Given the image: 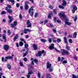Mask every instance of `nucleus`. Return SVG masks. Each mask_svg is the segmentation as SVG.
I'll return each mask as SVG.
<instances>
[{
  "mask_svg": "<svg viewBox=\"0 0 78 78\" xmlns=\"http://www.w3.org/2000/svg\"><path fill=\"white\" fill-rule=\"evenodd\" d=\"M54 46H55V44H51V46L49 47V48L50 50H52V49H54V48L55 50H56L57 52H58V53H61V51L57 49L56 48H54Z\"/></svg>",
  "mask_w": 78,
  "mask_h": 78,
  "instance_id": "nucleus-1",
  "label": "nucleus"
},
{
  "mask_svg": "<svg viewBox=\"0 0 78 78\" xmlns=\"http://www.w3.org/2000/svg\"><path fill=\"white\" fill-rule=\"evenodd\" d=\"M17 24V21H15L13 23H11L10 24V26L12 28H14V29H16V26Z\"/></svg>",
  "mask_w": 78,
  "mask_h": 78,
  "instance_id": "nucleus-2",
  "label": "nucleus"
},
{
  "mask_svg": "<svg viewBox=\"0 0 78 78\" xmlns=\"http://www.w3.org/2000/svg\"><path fill=\"white\" fill-rule=\"evenodd\" d=\"M61 51H62V55H66V54L67 55H69V53L67 51H66L64 49H61Z\"/></svg>",
  "mask_w": 78,
  "mask_h": 78,
  "instance_id": "nucleus-3",
  "label": "nucleus"
},
{
  "mask_svg": "<svg viewBox=\"0 0 78 78\" xmlns=\"http://www.w3.org/2000/svg\"><path fill=\"white\" fill-rule=\"evenodd\" d=\"M44 52L45 51L44 50H43L42 51H38V53L36 55L37 56V57L41 56H42V53H44Z\"/></svg>",
  "mask_w": 78,
  "mask_h": 78,
  "instance_id": "nucleus-4",
  "label": "nucleus"
},
{
  "mask_svg": "<svg viewBox=\"0 0 78 78\" xmlns=\"http://www.w3.org/2000/svg\"><path fill=\"white\" fill-rule=\"evenodd\" d=\"M27 25V28H29L30 27H31V23H30V20H28L26 22Z\"/></svg>",
  "mask_w": 78,
  "mask_h": 78,
  "instance_id": "nucleus-5",
  "label": "nucleus"
},
{
  "mask_svg": "<svg viewBox=\"0 0 78 78\" xmlns=\"http://www.w3.org/2000/svg\"><path fill=\"white\" fill-rule=\"evenodd\" d=\"M65 14L64 13H61L59 14V16H61V17H62L65 20H67V18L64 16Z\"/></svg>",
  "mask_w": 78,
  "mask_h": 78,
  "instance_id": "nucleus-6",
  "label": "nucleus"
},
{
  "mask_svg": "<svg viewBox=\"0 0 78 78\" xmlns=\"http://www.w3.org/2000/svg\"><path fill=\"white\" fill-rule=\"evenodd\" d=\"M5 10L7 11V12L9 13H12V10L11 9H8V7H6L5 8Z\"/></svg>",
  "mask_w": 78,
  "mask_h": 78,
  "instance_id": "nucleus-7",
  "label": "nucleus"
},
{
  "mask_svg": "<svg viewBox=\"0 0 78 78\" xmlns=\"http://www.w3.org/2000/svg\"><path fill=\"white\" fill-rule=\"evenodd\" d=\"M51 67V64L50 63L49 61H48L47 63V68L50 69Z\"/></svg>",
  "mask_w": 78,
  "mask_h": 78,
  "instance_id": "nucleus-8",
  "label": "nucleus"
},
{
  "mask_svg": "<svg viewBox=\"0 0 78 78\" xmlns=\"http://www.w3.org/2000/svg\"><path fill=\"white\" fill-rule=\"evenodd\" d=\"M9 45L7 44H5L4 46V48L5 51H8L9 50Z\"/></svg>",
  "mask_w": 78,
  "mask_h": 78,
  "instance_id": "nucleus-9",
  "label": "nucleus"
},
{
  "mask_svg": "<svg viewBox=\"0 0 78 78\" xmlns=\"http://www.w3.org/2000/svg\"><path fill=\"white\" fill-rule=\"evenodd\" d=\"M13 58V57L12 56H7V57H5L4 59V61L6 62L7 61H8V59H12Z\"/></svg>",
  "mask_w": 78,
  "mask_h": 78,
  "instance_id": "nucleus-10",
  "label": "nucleus"
},
{
  "mask_svg": "<svg viewBox=\"0 0 78 78\" xmlns=\"http://www.w3.org/2000/svg\"><path fill=\"white\" fill-rule=\"evenodd\" d=\"M32 47H33L34 49V50H37V47H38V46H37V45H36L35 44H34L32 45Z\"/></svg>",
  "mask_w": 78,
  "mask_h": 78,
  "instance_id": "nucleus-11",
  "label": "nucleus"
},
{
  "mask_svg": "<svg viewBox=\"0 0 78 78\" xmlns=\"http://www.w3.org/2000/svg\"><path fill=\"white\" fill-rule=\"evenodd\" d=\"M8 18L9 19V21H8L9 23H11L12 21L13 20V18L12 17L10 16H8Z\"/></svg>",
  "mask_w": 78,
  "mask_h": 78,
  "instance_id": "nucleus-12",
  "label": "nucleus"
},
{
  "mask_svg": "<svg viewBox=\"0 0 78 78\" xmlns=\"http://www.w3.org/2000/svg\"><path fill=\"white\" fill-rule=\"evenodd\" d=\"M66 20L65 22V23L66 24H67V25L69 26L71 25L72 24V23L68 22L67 21L68 20L67 18V20Z\"/></svg>",
  "mask_w": 78,
  "mask_h": 78,
  "instance_id": "nucleus-13",
  "label": "nucleus"
},
{
  "mask_svg": "<svg viewBox=\"0 0 78 78\" xmlns=\"http://www.w3.org/2000/svg\"><path fill=\"white\" fill-rule=\"evenodd\" d=\"M3 39L4 40V42H6V35L5 34H4L3 35Z\"/></svg>",
  "mask_w": 78,
  "mask_h": 78,
  "instance_id": "nucleus-14",
  "label": "nucleus"
},
{
  "mask_svg": "<svg viewBox=\"0 0 78 78\" xmlns=\"http://www.w3.org/2000/svg\"><path fill=\"white\" fill-rule=\"evenodd\" d=\"M62 2H63V3L62 4V6H66L67 5V2L65 0H62Z\"/></svg>",
  "mask_w": 78,
  "mask_h": 78,
  "instance_id": "nucleus-15",
  "label": "nucleus"
},
{
  "mask_svg": "<svg viewBox=\"0 0 78 78\" xmlns=\"http://www.w3.org/2000/svg\"><path fill=\"white\" fill-rule=\"evenodd\" d=\"M8 2H11V3L12 5H14L15 3V1H14V0H8Z\"/></svg>",
  "mask_w": 78,
  "mask_h": 78,
  "instance_id": "nucleus-16",
  "label": "nucleus"
},
{
  "mask_svg": "<svg viewBox=\"0 0 78 78\" xmlns=\"http://www.w3.org/2000/svg\"><path fill=\"white\" fill-rule=\"evenodd\" d=\"M33 8H34V6L31 7L28 11L29 12H30L31 11H34V9H33Z\"/></svg>",
  "mask_w": 78,
  "mask_h": 78,
  "instance_id": "nucleus-17",
  "label": "nucleus"
},
{
  "mask_svg": "<svg viewBox=\"0 0 78 78\" xmlns=\"http://www.w3.org/2000/svg\"><path fill=\"white\" fill-rule=\"evenodd\" d=\"M29 8V6L27 4L25 5V10H28Z\"/></svg>",
  "mask_w": 78,
  "mask_h": 78,
  "instance_id": "nucleus-18",
  "label": "nucleus"
},
{
  "mask_svg": "<svg viewBox=\"0 0 78 78\" xmlns=\"http://www.w3.org/2000/svg\"><path fill=\"white\" fill-rule=\"evenodd\" d=\"M76 36H77V32H75L73 35V37L74 38H76Z\"/></svg>",
  "mask_w": 78,
  "mask_h": 78,
  "instance_id": "nucleus-19",
  "label": "nucleus"
},
{
  "mask_svg": "<svg viewBox=\"0 0 78 78\" xmlns=\"http://www.w3.org/2000/svg\"><path fill=\"white\" fill-rule=\"evenodd\" d=\"M29 46H28V44H24V47L25 48H26V50H27L28 49H29L28 48Z\"/></svg>",
  "mask_w": 78,
  "mask_h": 78,
  "instance_id": "nucleus-20",
  "label": "nucleus"
},
{
  "mask_svg": "<svg viewBox=\"0 0 78 78\" xmlns=\"http://www.w3.org/2000/svg\"><path fill=\"white\" fill-rule=\"evenodd\" d=\"M64 42L65 44L67 43V39L66 37H64Z\"/></svg>",
  "mask_w": 78,
  "mask_h": 78,
  "instance_id": "nucleus-21",
  "label": "nucleus"
},
{
  "mask_svg": "<svg viewBox=\"0 0 78 78\" xmlns=\"http://www.w3.org/2000/svg\"><path fill=\"white\" fill-rule=\"evenodd\" d=\"M58 8H60V9H64V7L63 6L59 5L58 6Z\"/></svg>",
  "mask_w": 78,
  "mask_h": 78,
  "instance_id": "nucleus-22",
  "label": "nucleus"
},
{
  "mask_svg": "<svg viewBox=\"0 0 78 78\" xmlns=\"http://www.w3.org/2000/svg\"><path fill=\"white\" fill-rule=\"evenodd\" d=\"M23 42L22 41H20V43H19V45L20 46H21V47H22V46H23Z\"/></svg>",
  "mask_w": 78,
  "mask_h": 78,
  "instance_id": "nucleus-23",
  "label": "nucleus"
},
{
  "mask_svg": "<svg viewBox=\"0 0 78 78\" xmlns=\"http://www.w3.org/2000/svg\"><path fill=\"white\" fill-rule=\"evenodd\" d=\"M41 41L42 42H47V40L43 39H41Z\"/></svg>",
  "mask_w": 78,
  "mask_h": 78,
  "instance_id": "nucleus-24",
  "label": "nucleus"
},
{
  "mask_svg": "<svg viewBox=\"0 0 78 78\" xmlns=\"http://www.w3.org/2000/svg\"><path fill=\"white\" fill-rule=\"evenodd\" d=\"M20 41H23V42L24 43H25V44H26V41L25 40L23 39V38H20Z\"/></svg>",
  "mask_w": 78,
  "mask_h": 78,
  "instance_id": "nucleus-25",
  "label": "nucleus"
},
{
  "mask_svg": "<svg viewBox=\"0 0 78 78\" xmlns=\"http://www.w3.org/2000/svg\"><path fill=\"white\" fill-rule=\"evenodd\" d=\"M33 61L34 62L37 64H38V61L37 60H36V59H34Z\"/></svg>",
  "mask_w": 78,
  "mask_h": 78,
  "instance_id": "nucleus-26",
  "label": "nucleus"
},
{
  "mask_svg": "<svg viewBox=\"0 0 78 78\" xmlns=\"http://www.w3.org/2000/svg\"><path fill=\"white\" fill-rule=\"evenodd\" d=\"M47 78H51V76H50V74H49V73L47 74Z\"/></svg>",
  "mask_w": 78,
  "mask_h": 78,
  "instance_id": "nucleus-27",
  "label": "nucleus"
},
{
  "mask_svg": "<svg viewBox=\"0 0 78 78\" xmlns=\"http://www.w3.org/2000/svg\"><path fill=\"white\" fill-rule=\"evenodd\" d=\"M20 66H23V63L22 62H21V60H20Z\"/></svg>",
  "mask_w": 78,
  "mask_h": 78,
  "instance_id": "nucleus-28",
  "label": "nucleus"
},
{
  "mask_svg": "<svg viewBox=\"0 0 78 78\" xmlns=\"http://www.w3.org/2000/svg\"><path fill=\"white\" fill-rule=\"evenodd\" d=\"M53 21L54 22H56L57 21V18L56 17H54L53 18Z\"/></svg>",
  "mask_w": 78,
  "mask_h": 78,
  "instance_id": "nucleus-29",
  "label": "nucleus"
},
{
  "mask_svg": "<svg viewBox=\"0 0 78 78\" xmlns=\"http://www.w3.org/2000/svg\"><path fill=\"white\" fill-rule=\"evenodd\" d=\"M57 41L58 43H59V42L61 41V39L60 38H58L57 39Z\"/></svg>",
  "mask_w": 78,
  "mask_h": 78,
  "instance_id": "nucleus-30",
  "label": "nucleus"
},
{
  "mask_svg": "<svg viewBox=\"0 0 78 78\" xmlns=\"http://www.w3.org/2000/svg\"><path fill=\"white\" fill-rule=\"evenodd\" d=\"M29 13H30V16H33V14H34V12H29Z\"/></svg>",
  "mask_w": 78,
  "mask_h": 78,
  "instance_id": "nucleus-31",
  "label": "nucleus"
},
{
  "mask_svg": "<svg viewBox=\"0 0 78 78\" xmlns=\"http://www.w3.org/2000/svg\"><path fill=\"white\" fill-rule=\"evenodd\" d=\"M53 12H54V14H57V13H56V9H54L53 10Z\"/></svg>",
  "mask_w": 78,
  "mask_h": 78,
  "instance_id": "nucleus-32",
  "label": "nucleus"
},
{
  "mask_svg": "<svg viewBox=\"0 0 78 78\" xmlns=\"http://www.w3.org/2000/svg\"><path fill=\"white\" fill-rule=\"evenodd\" d=\"M7 33L8 34V35H9V36L10 35V34H11V32H10V30H9L7 32Z\"/></svg>",
  "mask_w": 78,
  "mask_h": 78,
  "instance_id": "nucleus-33",
  "label": "nucleus"
},
{
  "mask_svg": "<svg viewBox=\"0 0 78 78\" xmlns=\"http://www.w3.org/2000/svg\"><path fill=\"white\" fill-rule=\"evenodd\" d=\"M72 75L73 76L72 78H78V76L76 77V76L74 74H73Z\"/></svg>",
  "mask_w": 78,
  "mask_h": 78,
  "instance_id": "nucleus-34",
  "label": "nucleus"
},
{
  "mask_svg": "<svg viewBox=\"0 0 78 78\" xmlns=\"http://www.w3.org/2000/svg\"><path fill=\"white\" fill-rule=\"evenodd\" d=\"M6 12L5 11H3L1 13V14L2 15H3V14H6Z\"/></svg>",
  "mask_w": 78,
  "mask_h": 78,
  "instance_id": "nucleus-35",
  "label": "nucleus"
},
{
  "mask_svg": "<svg viewBox=\"0 0 78 78\" xmlns=\"http://www.w3.org/2000/svg\"><path fill=\"white\" fill-rule=\"evenodd\" d=\"M7 6H8V8L9 9H11V5H9V4H7Z\"/></svg>",
  "mask_w": 78,
  "mask_h": 78,
  "instance_id": "nucleus-36",
  "label": "nucleus"
},
{
  "mask_svg": "<svg viewBox=\"0 0 78 78\" xmlns=\"http://www.w3.org/2000/svg\"><path fill=\"white\" fill-rule=\"evenodd\" d=\"M18 38H17V37H14V39H13V41L14 42H15V41H16V39H17Z\"/></svg>",
  "mask_w": 78,
  "mask_h": 78,
  "instance_id": "nucleus-37",
  "label": "nucleus"
},
{
  "mask_svg": "<svg viewBox=\"0 0 78 78\" xmlns=\"http://www.w3.org/2000/svg\"><path fill=\"white\" fill-rule=\"evenodd\" d=\"M38 74H37V76L39 78H41V73H40L38 72Z\"/></svg>",
  "mask_w": 78,
  "mask_h": 78,
  "instance_id": "nucleus-38",
  "label": "nucleus"
},
{
  "mask_svg": "<svg viewBox=\"0 0 78 78\" xmlns=\"http://www.w3.org/2000/svg\"><path fill=\"white\" fill-rule=\"evenodd\" d=\"M52 41V40L51 38H49L48 39V42H49V43H51Z\"/></svg>",
  "mask_w": 78,
  "mask_h": 78,
  "instance_id": "nucleus-39",
  "label": "nucleus"
},
{
  "mask_svg": "<svg viewBox=\"0 0 78 78\" xmlns=\"http://www.w3.org/2000/svg\"><path fill=\"white\" fill-rule=\"evenodd\" d=\"M69 43H70L71 44H72V42H73V41H72V39H70L69 40Z\"/></svg>",
  "mask_w": 78,
  "mask_h": 78,
  "instance_id": "nucleus-40",
  "label": "nucleus"
},
{
  "mask_svg": "<svg viewBox=\"0 0 78 78\" xmlns=\"http://www.w3.org/2000/svg\"><path fill=\"white\" fill-rule=\"evenodd\" d=\"M77 20V16H75V17L74 18V22H76V21Z\"/></svg>",
  "mask_w": 78,
  "mask_h": 78,
  "instance_id": "nucleus-41",
  "label": "nucleus"
},
{
  "mask_svg": "<svg viewBox=\"0 0 78 78\" xmlns=\"http://www.w3.org/2000/svg\"><path fill=\"white\" fill-rule=\"evenodd\" d=\"M23 33H24L25 34H27V29H25V30H24Z\"/></svg>",
  "mask_w": 78,
  "mask_h": 78,
  "instance_id": "nucleus-42",
  "label": "nucleus"
},
{
  "mask_svg": "<svg viewBox=\"0 0 78 78\" xmlns=\"http://www.w3.org/2000/svg\"><path fill=\"white\" fill-rule=\"evenodd\" d=\"M27 58H24L23 59V60L25 62H27Z\"/></svg>",
  "mask_w": 78,
  "mask_h": 78,
  "instance_id": "nucleus-43",
  "label": "nucleus"
},
{
  "mask_svg": "<svg viewBox=\"0 0 78 78\" xmlns=\"http://www.w3.org/2000/svg\"><path fill=\"white\" fill-rule=\"evenodd\" d=\"M7 67L8 69H11V66L10 65H9L7 66Z\"/></svg>",
  "mask_w": 78,
  "mask_h": 78,
  "instance_id": "nucleus-44",
  "label": "nucleus"
},
{
  "mask_svg": "<svg viewBox=\"0 0 78 78\" xmlns=\"http://www.w3.org/2000/svg\"><path fill=\"white\" fill-rule=\"evenodd\" d=\"M73 9L74 10H75V11H76L77 10V7L76 6H74L73 7Z\"/></svg>",
  "mask_w": 78,
  "mask_h": 78,
  "instance_id": "nucleus-45",
  "label": "nucleus"
},
{
  "mask_svg": "<svg viewBox=\"0 0 78 78\" xmlns=\"http://www.w3.org/2000/svg\"><path fill=\"white\" fill-rule=\"evenodd\" d=\"M37 16H38V13H35L34 17H37Z\"/></svg>",
  "mask_w": 78,
  "mask_h": 78,
  "instance_id": "nucleus-46",
  "label": "nucleus"
},
{
  "mask_svg": "<svg viewBox=\"0 0 78 78\" xmlns=\"http://www.w3.org/2000/svg\"><path fill=\"white\" fill-rule=\"evenodd\" d=\"M28 75H31V74H33V73L32 71H30L28 73Z\"/></svg>",
  "mask_w": 78,
  "mask_h": 78,
  "instance_id": "nucleus-47",
  "label": "nucleus"
},
{
  "mask_svg": "<svg viewBox=\"0 0 78 78\" xmlns=\"http://www.w3.org/2000/svg\"><path fill=\"white\" fill-rule=\"evenodd\" d=\"M66 49H67V50H69V49H70V47L66 46Z\"/></svg>",
  "mask_w": 78,
  "mask_h": 78,
  "instance_id": "nucleus-48",
  "label": "nucleus"
},
{
  "mask_svg": "<svg viewBox=\"0 0 78 78\" xmlns=\"http://www.w3.org/2000/svg\"><path fill=\"white\" fill-rule=\"evenodd\" d=\"M52 30L53 32H54V33H56V30L55 29H53Z\"/></svg>",
  "mask_w": 78,
  "mask_h": 78,
  "instance_id": "nucleus-49",
  "label": "nucleus"
},
{
  "mask_svg": "<svg viewBox=\"0 0 78 78\" xmlns=\"http://www.w3.org/2000/svg\"><path fill=\"white\" fill-rule=\"evenodd\" d=\"M16 6L17 8H19L20 6V4L19 3H17L16 4Z\"/></svg>",
  "mask_w": 78,
  "mask_h": 78,
  "instance_id": "nucleus-50",
  "label": "nucleus"
},
{
  "mask_svg": "<svg viewBox=\"0 0 78 78\" xmlns=\"http://www.w3.org/2000/svg\"><path fill=\"white\" fill-rule=\"evenodd\" d=\"M27 51L26 52H25L26 54H27H27H28V52H29V49H27Z\"/></svg>",
  "mask_w": 78,
  "mask_h": 78,
  "instance_id": "nucleus-51",
  "label": "nucleus"
},
{
  "mask_svg": "<svg viewBox=\"0 0 78 78\" xmlns=\"http://www.w3.org/2000/svg\"><path fill=\"white\" fill-rule=\"evenodd\" d=\"M63 64H66L67 62V61L66 60H64L62 62Z\"/></svg>",
  "mask_w": 78,
  "mask_h": 78,
  "instance_id": "nucleus-52",
  "label": "nucleus"
},
{
  "mask_svg": "<svg viewBox=\"0 0 78 78\" xmlns=\"http://www.w3.org/2000/svg\"><path fill=\"white\" fill-rule=\"evenodd\" d=\"M19 18H20V19H22V16L21 14H20L19 15Z\"/></svg>",
  "mask_w": 78,
  "mask_h": 78,
  "instance_id": "nucleus-53",
  "label": "nucleus"
},
{
  "mask_svg": "<svg viewBox=\"0 0 78 78\" xmlns=\"http://www.w3.org/2000/svg\"><path fill=\"white\" fill-rule=\"evenodd\" d=\"M57 22L58 23H60L61 22V21L60 20H57Z\"/></svg>",
  "mask_w": 78,
  "mask_h": 78,
  "instance_id": "nucleus-54",
  "label": "nucleus"
},
{
  "mask_svg": "<svg viewBox=\"0 0 78 78\" xmlns=\"http://www.w3.org/2000/svg\"><path fill=\"white\" fill-rule=\"evenodd\" d=\"M61 59H62L60 61L61 62H62V61H63V60H64L65 59L63 57H62Z\"/></svg>",
  "mask_w": 78,
  "mask_h": 78,
  "instance_id": "nucleus-55",
  "label": "nucleus"
},
{
  "mask_svg": "<svg viewBox=\"0 0 78 78\" xmlns=\"http://www.w3.org/2000/svg\"><path fill=\"white\" fill-rule=\"evenodd\" d=\"M27 31H28V32H31V30L30 29H26Z\"/></svg>",
  "mask_w": 78,
  "mask_h": 78,
  "instance_id": "nucleus-56",
  "label": "nucleus"
},
{
  "mask_svg": "<svg viewBox=\"0 0 78 78\" xmlns=\"http://www.w3.org/2000/svg\"><path fill=\"white\" fill-rule=\"evenodd\" d=\"M61 61V58L60 57H58V62H59V61Z\"/></svg>",
  "mask_w": 78,
  "mask_h": 78,
  "instance_id": "nucleus-57",
  "label": "nucleus"
},
{
  "mask_svg": "<svg viewBox=\"0 0 78 78\" xmlns=\"http://www.w3.org/2000/svg\"><path fill=\"white\" fill-rule=\"evenodd\" d=\"M74 59H76V60H77V58L76 57V55H74Z\"/></svg>",
  "mask_w": 78,
  "mask_h": 78,
  "instance_id": "nucleus-58",
  "label": "nucleus"
},
{
  "mask_svg": "<svg viewBox=\"0 0 78 78\" xmlns=\"http://www.w3.org/2000/svg\"><path fill=\"white\" fill-rule=\"evenodd\" d=\"M68 37H69V38H72V35H69L68 36Z\"/></svg>",
  "mask_w": 78,
  "mask_h": 78,
  "instance_id": "nucleus-59",
  "label": "nucleus"
},
{
  "mask_svg": "<svg viewBox=\"0 0 78 78\" xmlns=\"http://www.w3.org/2000/svg\"><path fill=\"white\" fill-rule=\"evenodd\" d=\"M53 42H55V43H56V42H57V41L56 40H53Z\"/></svg>",
  "mask_w": 78,
  "mask_h": 78,
  "instance_id": "nucleus-60",
  "label": "nucleus"
},
{
  "mask_svg": "<svg viewBox=\"0 0 78 78\" xmlns=\"http://www.w3.org/2000/svg\"><path fill=\"white\" fill-rule=\"evenodd\" d=\"M19 35H18V34H16V36H15V37H17V38H19Z\"/></svg>",
  "mask_w": 78,
  "mask_h": 78,
  "instance_id": "nucleus-61",
  "label": "nucleus"
},
{
  "mask_svg": "<svg viewBox=\"0 0 78 78\" xmlns=\"http://www.w3.org/2000/svg\"><path fill=\"white\" fill-rule=\"evenodd\" d=\"M20 9H21L22 11H23V6H20Z\"/></svg>",
  "mask_w": 78,
  "mask_h": 78,
  "instance_id": "nucleus-62",
  "label": "nucleus"
},
{
  "mask_svg": "<svg viewBox=\"0 0 78 78\" xmlns=\"http://www.w3.org/2000/svg\"><path fill=\"white\" fill-rule=\"evenodd\" d=\"M48 18L49 19H51V16L48 15Z\"/></svg>",
  "mask_w": 78,
  "mask_h": 78,
  "instance_id": "nucleus-63",
  "label": "nucleus"
},
{
  "mask_svg": "<svg viewBox=\"0 0 78 78\" xmlns=\"http://www.w3.org/2000/svg\"><path fill=\"white\" fill-rule=\"evenodd\" d=\"M27 78H30V75H27Z\"/></svg>",
  "mask_w": 78,
  "mask_h": 78,
  "instance_id": "nucleus-64",
  "label": "nucleus"
}]
</instances>
